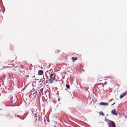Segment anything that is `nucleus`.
Returning <instances> with one entry per match:
<instances>
[{
    "label": "nucleus",
    "mask_w": 127,
    "mask_h": 127,
    "mask_svg": "<svg viewBox=\"0 0 127 127\" xmlns=\"http://www.w3.org/2000/svg\"><path fill=\"white\" fill-rule=\"evenodd\" d=\"M105 120L106 122H108V123H109V121H111V120H109L108 119H106V118H105Z\"/></svg>",
    "instance_id": "13"
},
{
    "label": "nucleus",
    "mask_w": 127,
    "mask_h": 127,
    "mask_svg": "<svg viewBox=\"0 0 127 127\" xmlns=\"http://www.w3.org/2000/svg\"><path fill=\"white\" fill-rule=\"evenodd\" d=\"M12 65H13L12 66H13L14 65V64H12Z\"/></svg>",
    "instance_id": "18"
},
{
    "label": "nucleus",
    "mask_w": 127,
    "mask_h": 127,
    "mask_svg": "<svg viewBox=\"0 0 127 127\" xmlns=\"http://www.w3.org/2000/svg\"><path fill=\"white\" fill-rule=\"evenodd\" d=\"M37 114L36 113H34V116L35 117H37Z\"/></svg>",
    "instance_id": "14"
},
{
    "label": "nucleus",
    "mask_w": 127,
    "mask_h": 127,
    "mask_svg": "<svg viewBox=\"0 0 127 127\" xmlns=\"http://www.w3.org/2000/svg\"><path fill=\"white\" fill-rule=\"evenodd\" d=\"M71 59L72 60V61L73 62H75V61L77 60V57H72L71 58Z\"/></svg>",
    "instance_id": "9"
},
{
    "label": "nucleus",
    "mask_w": 127,
    "mask_h": 127,
    "mask_svg": "<svg viewBox=\"0 0 127 127\" xmlns=\"http://www.w3.org/2000/svg\"><path fill=\"white\" fill-rule=\"evenodd\" d=\"M106 79H105V80H106Z\"/></svg>",
    "instance_id": "19"
},
{
    "label": "nucleus",
    "mask_w": 127,
    "mask_h": 127,
    "mask_svg": "<svg viewBox=\"0 0 127 127\" xmlns=\"http://www.w3.org/2000/svg\"><path fill=\"white\" fill-rule=\"evenodd\" d=\"M108 104V103L104 102H100L99 104V105H104L105 106H107Z\"/></svg>",
    "instance_id": "6"
},
{
    "label": "nucleus",
    "mask_w": 127,
    "mask_h": 127,
    "mask_svg": "<svg viewBox=\"0 0 127 127\" xmlns=\"http://www.w3.org/2000/svg\"><path fill=\"white\" fill-rule=\"evenodd\" d=\"M56 75L54 73L51 74L50 75V78L49 79V81L51 83L53 82V80L56 79Z\"/></svg>",
    "instance_id": "1"
},
{
    "label": "nucleus",
    "mask_w": 127,
    "mask_h": 127,
    "mask_svg": "<svg viewBox=\"0 0 127 127\" xmlns=\"http://www.w3.org/2000/svg\"><path fill=\"white\" fill-rule=\"evenodd\" d=\"M115 103V102H114L113 104H112L111 106H112Z\"/></svg>",
    "instance_id": "17"
},
{
    "label": "nucleus",
    "mask_w": 127,
    "mask_h": 127,
    "mask_svg": "<svg viewBox=\"0 0 127 127\" xmlns=\"http://www.w3.org/2000/svg\"><path fill=\"white\" fill-rule=\"evenodd\" d=\"M99 114H100V115H101L102 116H104V115L103 113L101 111L99 113Z\"/></svg>",
    "instance_id": "12"
},
{
    "label": "nucleus",
    "mask_w": 127,
    "mask_h": 127,
    "mask_svg": "<svg viewBox=\"0 0 127 127\" xmlns=\"http://www.w3.org/2000/svg\"><path fill=\"white\" fill-rule=\"evenodd\" d=\"M43 71L42 70H40L38 71V75H41L43 74Z\"/></svg>",
    "instance_id": "8"
},
{
    "label": "nucleus",
    "mask_w": 127,
    "mask_h": 127,
    "mask_svg": "<svg viewBox=\"0 0 127 127\" xmlns=\"http://www.w3.org/2000/svg\"><path fill=\"white\" fill-rule=\"evenodd\" d=\"M127 94V91H126L124 93L122 94L120 96V98H122L123 97Z\"/></svg>",
    "instance_id": "5"
},
{
    "label": "nucleus",
    "mask_w": 127,
    "mask_h": 127,
    "mask_svg": "<svg viewBox=\"0 0 127 127\" xmlns=\"http://www.w3.org/2000/svg\"><path fill=\"white\" fill-rule=\"evenodd\" d=\"M66 88L68 89H69L70 88V86L68 84H66Z\"/></svg>",
    "instance_id": "10"
},
{
    "label": "nucleus",
    "mask_w": 127,
    "mask_h": 127,
    "mask_svg": "<svg viewBox=\"0 0 127 127\" xmlns=\"http://www.w3.org/2000/svg\"><path fill=\"white\" fill-rule=\"evenodd\" d=\"M26 77L27 78H28V77H29V76L28 75H26Z\"/></svg>",
    "instance_id": "16"
},
{
    "label": "nucleus",
    "mask_w": 127,
    "mask_h": 127,
    "mask_svg": "<svg viewBox=\"0 0 127 127\" xmlns=\"http://www.w3.org/2000/svg\"><path fill=\"white\" fill-rule=\"evenodd\" d=\"M60 51L58 50H56L55 51V53L56 54H57Z\"/></svg>",
    "instance_id": "11"
},
{
    "label": "nucleus",
    "mask_w": 127,
    "mask_h": 127,
    "mask_svg": "<svg viewBox=\"0 0 127 127\" xmlns=\"http://www.w3.org/2000/svg\"><path fill=\"white\" fill-rule=\"evenodd\" d=\"M37 113V114H37V115H38L37 117H38V118L39 120V123H38L39 125H38V126H40V125H41V124H43L42 122V120L40 118L38 114V113Z\"/></svg>",
    "instance_id": "4"
},
{
    "label": "nucleus",
    "mask_w": 127,
    "mask_h": 127,
    "mask_svg": "<svg viewBox=\"0 0 127 127\" xmlns=\"http://www.w3.org/2000/svg\"><path fill=\"white\" fill-rule=\"evenodd\" d=\"M108 124L109 127H116L114 122L112 121H109V123Z\"/></svg>",
    "instance_id": "2"
},
{
    "label": "nucleus",
    "mask_w": 127,
    "mask_h": 127,
    "mask_svg": "<svg viewBox=\"0 0 127 127\" xmlns=\"http://www.w3.org/2000/svg\"><path fill=\"white\" fill-rule=\"evenodd\" d=\"M34 91V89L33 88V89H32V90H31V91L30 92L31 93L32 92H33Z\"/></svg>",
    "instance_id": "15"
},
{
    "label": "nucleus",
    "mask_w": 127,
    "mask_h": 127,
    "mask_svg": "<svg viewBox=\"0 0 127 127\" xmlns=\"http://www.w3.org/2000/svg\"><path fill=\"white\" fill-rule=\"evenodd\" d=\"M44 98L45 100H48V98H50L49 93L47 92L46 93H45V95L44 96Z\"/></svg>",
    "instance_id": "3"
},
{
    "label": "nucleus",
    "mask_w": 127,
    "mask_h": 127,
    "mask_svg": "<svg viewBox=\"0 0 127 127\" xmlns=\"http://www.w3.org/2000/svg\"><path fill=\"white\" fill-rule=\"evenodd\" d=\"M112 113L115 115H117V114L116 112V111L115 109H113L111 111Z\"/></svg>",
    "instance_id": "7"
}]
</instances>
